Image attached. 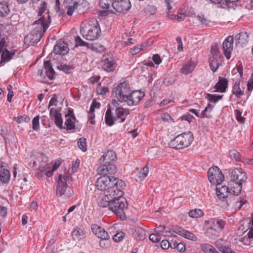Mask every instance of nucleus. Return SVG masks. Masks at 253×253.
<instances>
[{"label":"nucleus","mask_w":253,"mask_h":253,"mask_svg":"<svg viewBox=\"0 0 253 253\" xmlns=\"http://www.w3.org/2000/svg\"><path fill=\"white\" fill-rule=\"evenodd\" d=\"M46 6V3L44 1L41 4L38 14L40 18L35 22V27L32 32L27 36L33 43L40 41L51 23L49 11L45 12Z\"/></svg>","instance_id":"obj_1"},{"label":"nucleus","mask_w":253,"mask_h":253,"mask_svg":"<svg viewBox=\"0 0 253 253\" xmlns=\"http://www.w3.org/2000/svg\"><path fill=\"white\" fill-rule=\"evenodd\" d=\"M113 93L120 102H126L129 106L137 105L144 96L143 92L140 91H132L129 84L124 82L114 88Z\"/></svg>","instance_id":"obj_2"},{"label":"nucleus","mask_w":253,"mask_h":253,"mask_svg":"<svg viewBox=\"0 0 253 253\" xmlns=\"http://www.w3.org/2000/svg\"><path fill=\"white\" fill-rule=\"evenodd\" d=\"M102 176L99 177L95 182L96 188L101 191L105 192H116L117 196H122L123 191L118 188V185L120 187L123 186L124 182L115 178L114 176L110 177L107 174H101Z\"/></svg>","instance_id":"obj_3"},{"label":"nucleus","mask_w":253,"mask_h":253,"mask_svg":"<svg viewBox=\"0 0 253 253\" xmlns=\"http://www.w3.org/2000/svg\"><path fill=\"white\" fill-rule=\"evenodd\" d=\"M116 160L115 152L112 150H108L99 160L101 166L97 169L98 174H108L116 172L117 168L114 164Z\"/></svg>","instance_id":"obj_4"},{"label":"nucleus","mask_w":253,"mask_h":253,"mask_svg":"<svg viewBox=\"0 0 253 253\" xmlns=\"http://www.w3.org/2000/svg\"><path fill=\"white\" fill-rule=\"evenodd\" d=\"M81 32L87 40H94L100 36L101 30L96 20H92L82 24Z\"/></svg>","instance_id":"obj_5"},{"label":"nucleus","mask_w":253,"mask_h":253,"mask_svg":"<svg viewBox=\"0 0 253 253\" xmlns=\"http://www.w3.org/2000/svg\"><path fill=\"white\" fill-rule=\"evenodd\" d=\"M192 141V134L189 131L177 135L170 141L169 146L173 149H183L189 146Z\"/></svg>","instance_id":"obj_6"},{"label":"nucleus","mask_w":253,"mask_h":253,"mask_svg":"<svg viewBox=\"0 0 253 253\" xmlns=\"http://www.w3.org/2000/svg\"><path fill=\"white\" fill-rule=\"evenodd\" d=\"M111 200L109 209L115 213L116 215L122 217L124 215V209L125 207L124 199L120 197L114 196Z\"/></svg>","instance_id":"obj_7"},{"label":"nucleus","mask_w":253,"mask_h":253,"mask_svg":"<svg viewBox=\"0 0 253 253\" xmlns=\"http://www.w3.org/2000/svg\"><path fill=\"white\" fill-rule=\"evenodd\" d=\"M208 176L210 181L213 184H221L224 178L217 167L210 168L208 171Z\"/></svg>","instance_id":"obj_8"},{"label":"nucleus","mask_w":253,"mask_h":253,"mask_svg":"<svg viewBox=\"0 0 253 253\" xmlns=\"http://www.w3.org/2000/svg\"><path fill=\"white\" fill-rule=\"evenodd\" d=\"M5 41L2 39L0 42V63L9 61L15 53L14 50L9 51L5 47Z\"/></svg>","instance_id":"obj_9"},{"label":"nucleus","mask_w":253,"mask_h":253,"mask_svg":"<svg viewBox=\"0 0 253 253\" xmlns=\"http://www.w3.org/2000/svg\"><path fill=\"white\" fill-rule=\"evenodd\" d=\"M116 193H115L114 192H104L103 194H101L97 199V203L98 206L100 207L106 208L108 207H109L110 203L111 200H113V198L114 196H116V197H118V196H116ZM121 196H118V197H120Z\"/></svg>","instance_id":"obj_10"},{"label":"nucleus","mask_w":253,"mask_h":253,"mask_svg":"<svg viewBox=\"0 0 253 253\" xmlns=\"http://www.w3.org/2000/svg\"><path fill=\"white\" fill-rule=\"evenodd\" d=\"M43 66L44 69L38 70V75L44 78L46 76L49 80H53L55 72L52 68L50 61H44Z\"/></svg>","instance_id":"obj_11"},{"label":"nucleus","mask_w":253,"mask_h":253,"mask_svg":"<svg viewBox=\"0 0 253 253\" xmlns=\"http://www.w3.org/2000/svg\"><path fill=\"white\" fill-rule=\"evenodd\" d=\"M247 176L246 173L241 169H236L232 170L231 173V182L243 183L246 181Z\"/></svg>","instance_id":"obj_12"},{"label":"nucleus","mask_w":253,"mask_h":253,"mask_svg":"<svg viewBox=\"0 0 253 253\" xmlns=\"http://www.w3.org/2000/svg\"><path fill=\"white\" fill-rule=\"evenodd\" d=\"M69 175H62L60 174L57 181L56 194L58 196H62L66 191L67 188V179Z\"/></svg>","instance_id":"obj_13"},{"label":"nucleus","mask_w":253,"mask_h":253,"mask_svg":"<svg viewBox=\"0 0 253 253\" xmlns=\"http://www.w3.org/2000/svg\"><path fill=\"white\" fill-rule=\"evenodd\" d=\"M131 7L129 0H114L113 8L117 12H122L127 11Z\"/></svg>","instance_id":"obj_14"},{"label":"nucleus","mask_w":253,"mask_h":253,"mask_svg":"<svg viewBox=\"0 0 253 253\" xmlns=\"http://www.w3.org/2000/svg\"><path fill=\"white\" fill-rule=\"evenodd\" d=\"M91 229L94 235L101 240H109L110 236L108 233L102 227L94 224L91 225Z\"/></svg>","instance_id":"obj_15"},{"label":"nucleus","mask_w":253,"mask_h":253,"mask_svg":"<svg viewBox=\"0 0 253 253\" xmlns=\"http://www.w3.org/2000/svg\"><path fill=\"white\" fill-rule=\"evenodd\" d=\"M233 37L229 36L224 40L222 44L224 54L227 59H230L231 51L233 49Z\"/></svg>","instance_id":"obj_16"},{"label":"nucleus","mask_w":253,"mask_h":253,"mask_svg":"<svg viewBox=\"0 0 253 253\" xmlns=\"http://www.w3.org/2000/svg\"><path fill=\"white\" fill-rule=\"evenodd\" d=\"M215 246L218 252L221 253H235L230 248V244H227V242L225 240L218 239L215 243Z\"/></svg>","instance_id":"obj_17"},{"label":"nucleus","mask_w":253,"mask_h":253,"mask_svg":"<svg viewBox=\"0 0 253 253\" xmlns=\"http://www.w3.org/2000/svg\"><path fill=\"white\" fill-rule=\"evenodd\" d=\"M172 231L174 233L177 234L186 239L192 241H196L197 239V237L193 233L186 230L180 227L173 226L172 227Z\"/></svg>","instance_id":"obj_18"},{"label":"nucleus","mask_w":253,"mask_h":253,"mask_svg":"<svg viewBox=\"0 0 253 253\" xmlns=\"http://www.w3.org/2000/svg\"><path fill=\"white\" fill-rule=\"evenodd\" d=\"M49 116L52 120L54 121V123L57 127L62 128L63 120L61 117V114L58 110L54 108L50 109Z\"/></svg>","instance_id":"obj_19"},{"label":"nucleus","mask_w":253,"mask_h":253,"mask_svg":"<svg viewBox=\"0 0 253 253\" xmlns=\"http://www.w3.org/2000/svg\"><path fill=\"white\" fill-rule=\"evenodd\" d=\"M102 67L108 72L114 71L116 67V65L111 57H105L102 61Z\"/></svg>","instance_id":"obj_20"},{"label":"nucleus","mask_w":253,"mask_h":253,"mask_svg":"<svg viewBox=\"0 0 253 253\" xmlns=\"http://www.w3.org/2000/svg\"><path fill=\"white\" fill-rule=\"evenodd\" d=\"M218 82L216 84L214 88L215 92H224L227 87L228 81L226 78L219 77Z\"/></svg>","instance_id":"obj_21"},{"label":"nucleus","mask_w":253,"mask_h":253,"mask_svg":"<svg viewBox=\"0 0 253 253\" xmlns=\"http://www.w3.org/2000/svg\"><path fill=\"white\" fill-rule=\"evenodd\" d=\"M210 222L212 223V226L208 228V231L212 229H214L215 231H220L223 229L225 225L224 220L218 218L211 219Z\"/></svg>","instance_id":"obj_22"},{"label":"nucleus","mask_w":253,"mask_h":253,"mask_svg":"<svg viewBox=\"0 0 253 253\" xmlns=\"http://www.w3.org/2000/svg\"><path fill=\"white\" fill-rule=\"evenodd\" d=\"M215 185L217 196L219 198H224L227 197L230 189L227 186L222 185L221 184H216Z\"/></svg>","instance_id":"obj_23"},{"label":"nucleus","mask_w":253,"mask_h":253,"mask_svg":"<svg viewBox=\"0 0 253 253\" xmlns=\"http://www.w3.org/2000/svg\"><path fill=\"white\" fill-rule=\"evenodd\" d=\"M196 66V64L195 62L192 60H190L189 62L182 65L180 72L182 74L187 75L192 73Z\"/></svg>","instance_id":"obj_24"},{"label":"nucleus","mask_w":253,"mask_h":253,"mask_svg":"<svg viewBox=\"0 0 253 253\" xmlns=\"http://www.w3.org/2000/svg\"><path fill=\"white\" fill-rule=\"evenodd\" d=\"M69 48L65 43H57L54 47L53 52L56 54L65 55L69 52Z\"/></svg>","instance_id":"obj_25"},{"label":"nucleus","mask_w":253,"mask_h":253,"mask_svg":"<svg viewBox=\"0 0 253 253\" xmlns=\"http://www.w3.org/2000/svg\"><path fill=\"white\" fill-rule=\"evenodd\" d=\"M115 114L117 118L121 119V123L124 122L126 117L129 114V110L122 107H118L115 110Z\"/></svg>","instance_id":"obj_26"},{"label":"nucleus","mask_w":253,"mask_h":253,"mask_svg":"<svg viewBox=\"0 0 253 253\" xmlns=\"http://www.w3.org/2000/svg\"><path fill=\"white\" fill-rule=\"evenodd\" d=\"M72 236L74 241H79L85 238V233L83 229L76 227L73 231Z\"/></svg>","instance_id":"obj_27"},{"label":"nucleus","mask_w":253,"mask_h":253,"mask_svg":"<svg viewBox=\"0 0 253 253\" xmlns=\"http://www.w3.org/2000/svg\"><path fill=\"white\" fill-rule=\"evenodd\" d=\"M117 118L113 117L110 107H108L105 113V122L107 125L112 126L114 124Z\"/></svg>","instance_id":"obj_28"},{"label":"nucleus","mask_w":253,"mask_h":253,"mask_svg":"<svg viewBox=\"0 0 253 253\" xmlns=\"http://www.w3.org/2000/svg\"><path fill=\"white\" fill-rule=\"evenodd\" d=\"M236 41L241 46L246 44L249 41V36L247 32H242L239 33L235 37Z\"/></svg>","instance_id":"obj_29"},{"label":"nucleus","mask_w":253,"mask_h":253,"mask_svg":"<svg viewBox=\"0 0 253 253\" xmlns=\"http://www.w3.org/2000/svg\"><path fill=\"white\" fill-rule=\"evenodd\" d=\"M209 63L211 70L215 72L221 64L220 57H211L209 58Z\"/></svg>","instance_id":"obj_30"},{"label":"nucleus","mask_w":253,"mask_h":253,"mask_svg":"<svg viewBox=\"0 0 253 253\" xmlns=\"http://www.w3.org/2000/svg\"><path fill=\"white\" fill-rule=\"evenodd\" d=\"M76 46H86L87 48L91 49L93 50H97V48L95 47L92 44L84 41L79 36L76 37L75 38Z\"/></svg>","instance_id":"obj_31"},{"label":"nucleus","mask_w":253,"mask_h":253,"mask_svg":"<svg viewBox=\"0 0 253 253\" xmlns=\"http://www.w3.org/2000/svg\"><path fill=\"white\" fill-rule=\"evenodd\" d=\"M10 11V10L8 3L5 1H0V17H6Z\"/></svg>","instance_id":"obj_32"},{"label":"nucleus","mask_w":253,"mask_h":253,"mask_svg":"<svg viewBox=\"0 0 253 253\" xmlns=\"http://www.w3.org/2000/svg\"><path fill=\"white\" fill-rule=\"evenodd\" d=\"M201 248L204 253H220L212 245L208 243L201 244Z\"/></svg>","instance_id":"obj_33"},{"label":"nucleus","mask_w":253,"mask_h":253,"mask_svg":"<svg viewBox=\"0 0 253 253\" xmlns=\"http://www.w3.org/2000/svg\"><path fill=\"white\" fill-rule=\"evenodd\" d=\"M230 184L232 186L230 188L229 192L234 196L239 195L241 193L242 191V183H232V184L231 183Z\"/></svg>","instance_id":"obj_34"},{"label":"nucleus","mask_w":253,"mask_h":253,"mask_svg":"<svg viewBox=\"0 0 253 253\" xmlns=\"http://www.w3.org/2000/svg\"><path fill=\"white\" fill-rule=\"evenodd\" d=\"M41 171H45V175L47 177H50L53 175V170H51V164H42L39 167Z\"/></svg>","instance_id":"obj_35"},{"label":"nucleus","mask_w":253,"mask_h":253,"mask_svg":"<svg viewBox=\"0 0 253 253\" xmlns=\"http://www.w3.org/2000/svg\"><path fill=\"white\" fill-rule=\"evenodd\" d=\"M114 0H100L99 5L104 11H107L109 8L113 7Z\"/></svg>","instance_id":"obj_36"},{"label":"nucleus","mask_w":253,"mask_h":253,"mask_svg":"<svg viewBox=\"0 0 253 253\" xmlns=\"http://www.w3.org/2000/svg\"><path fill=\"white\" fill-rule=\"evenodd\" d=\"M76 118L74 115L68 118L65 123L67 130H72L75 128V122Z\"/></svg>","instance_id":"obj_37"},{"label":"nucleus","mask_w":253,"mask_h":253,"mask_svg":"<svg viewBox=\"0 0 253 253\" xmlns=\"http://www.w3.org/2000/svg\"><path fill=\"white\" fill-rule=\"evenodd\" d=\"M10 172L7 169H3V171L0 173V180L3 183H7L10 179Z\"/></svg>","instance_id":"obj_38"},{"label":"nucleus","mask_w":253,"mask_h":253,"mask_svg":"<svg viewBox=\"0 0 253 253\" xmlns=\"http://www.w3.org/2000/svg\"><path fill=\"white\" fill-rule=\"evenodd\" d=\"M149 171L148 167L146 166L143 168L137 174V180L142 181L143 180L147 175Z\"/></svg>","instance_id":"obj_39"},{"label":"nucleus","mask_w":253,"mask_h":253,"mask_svg":"<svg viewBox=\"0 0 253 253\" xmlns=\"http://www.w3.org/2000/svg\"><path fill=\"white\" fill-rule=\"evenodd\" d=\"M232 92L236 96H240L243 94V92L241 90L240 87V81H237L232 88Z\"/></svg>","instance_id":"obj_40"},{"label":"nucleus","mask_w":253,"mask_h":253,"mask_svg":"<svg viewBox=\"0 0 253 253\" xmlns=\"http://www.w3.org/2000/svg\"><path fill=\"white\" fill-rule=\"evenodd\" d=\"M188 214L189 216L193 218H198L204 215V212L200 209H195L190 210Z\"/></svg>","instance_id":"obj_41"},{"label":"nucleus","mask_w":253,"mask_h":253,"mask_svg":"<svg viewBox=\"0 0 253 253\" xmlns=\"http://www.w3.org/2000/svg\"><path fill=\"white\" fill-rule=\"evenodd\" d=\"M80 7H82L81 5L78 2H75L72 5H70L68 7L67 14L68 15L71 16L73 12L77 10Z\"/></svg>","instance_id":"obj_42"},{"label":"nucleus","mask_w":253,"mask_h":253,"mask_svg":"<svg viewBox=\"0 0 253 253\" xmlns=\"http://www.w3.org/2000/svg\"><path fill=\"white\" fill-rule=\"evenodd\" d=\"M222 96V95H216L207 93L206 96V98L211 102L215 103L217 102L219 99H221Z\"/></svg>","instance_id":"obj_43"},{"label":"nucleus","mask_w":253,"mask_h":253,"mask_svg":"<svg viewBox=\"0 0 253 253\" xmlns=\"http://www.w3.org/2000/svg\"><path fill=\"white\" fill-rule=\"evenodd\" d=\"M78 146L79 148L81 149L83 152L86 150V139L84 137H82L78 140Z\"/></svg>","instance_id":"obj_44"},{"label":"nucleus","mask_w":253,"mask_h":253,"mask_svg":"<svg viewBox=\"0 0 253 253\" xmlns=\"http://www.w3.org/2000/svg\"><path fill=\"white\" fill-rule=\"evenodd\" d=\"M145 231L141 228H139L136 231L135 238L137 240H143L145 238Z\"/></svg>","instance_id":"obj_45"},{"label":"nucleus","mask_w":253,"mask_h":253,"mask_svg":"<svg viewBox=\"0 0 253 253\" xmlns=\"http://www.w3.org/2000/svg\"><path fill=\"white\" fill-rule=\"evenodd\" d=\"M229 155L232 159H235L237 161H240V154L235 150H232L229 151Z\"/></svg>","instance_id":"obj_46"},{"label":"nucleus","mask_w":253,"mask_h":253,"mask_svg":"<svg viewBox=\"0 0 253 253\" xmlns=\"http://www.w3.org/2000/svg\"><path fill=\"white\" fill-rule=\"evenodd\" d=\"M146 46L144 44L138 45L131 49L130 53L132 55H136L140 52V51L144 50Z\"/></svg>","instance_id":"obj_47"},{"label":"nucleus","mask_w":253,"mask_h":253,"mask_svg":"<svg viewBox=\"0 0 253 253\" xmlns=\"http://www.w3.org/2000/svg\"><path fill=\"white\" fill-rule=\"evenodd\" d=\"M39 116H36L32 120V128L34 130H38L39 129Z\"/></svg>","instance_id":"obj_48"},{"label":"nucleus","mask_w":253,"mask_h":253,"mask_svg":"<svg viewBox=\"0 0 253 253\" xmlns=\"http://www.w3.org/2000/svg\"><path fill=\"white\" fill-rule=\"evenodd\" d=\"M14 120L18 123H21L23 122H29L30 120V118L29 116L25 115L14 118Z\"/></svg>","instance_id":"obj_49"},{"label":"nucleus","mask_w":253,"mask_h":253,"mask_svg":"<svg viewBox=\"0 0 253 253\" xmlns=\"http://www.w3.org/2000/svg\"><path fill=\"white\" fill-rule=\"evenodd\" d=\"M96 91L98 94H99L101 95H104L107 92H109V89L106 86H103L99 84L96 89Z\"/></svg>","instance_id":"obj_50"},{"label":"nucleus","mask_w":253,"mask_h":253,"mask_svg":"<svg viewBox=\"0 0 253 253\" xmlns=\"http://www.w3.org/2000/svg\"><path fill=\"white\" fill-rule=\"evenodd\" d=\"M149 239L153 243H158L160 241L161 238L159 234L155 233L151 234L149 236Z\"/></svg>","instance_id":"obj_51"},{"label":"nucleus","mask_w":253,"mask_h":253,"mask_svg":"<svg viewBox=\"0 0 253 253\" xmlns=\"http://www.w3.org/2000/svg\"><path fill=\"white\" fill-rule=\"evenodd\" d=\"M125 237V234L122 232L116 233L113 237V239L116 242L121 241Z\"/></svg>","instance_id":"obj_52"},{"label":"nucleus","mask_w":253,"mask_h":253,"mask_svg":"<svg viewBox=\"0 0 253 253\" xmlns=\"http://www.w3.org/2000/svg\"><path fill=\"white\" fill-rule=\"evenodd\" d=\"M165 230V226L159 225L155 229V232L158 234H159L161 236H164Z\"/></svg>","instance_id":"obj_53"},{"label":"nucleus","mask_w":253,"mask_h":253,"mask_svg":"<svg viewBox=\"0 0 253 253\" xmlns=\"http://www.w3.org/2000/svg\"><path fill=\"white\" fill-rule=\"evenodd\" d=\"M173 246L180 252H184L185 250V245L181 243H177L175 242Z\"/></svg>","instance_id":"obj_54"},{"label":"nucleus","mask_w":253,"mask_h":253,"mask_svg":"<svg viewBox=\"0 0 253 253\" xmlns=\"http://www.w3.org/2000/svg\"><path fill=\"white\" fill-rule=\"evenodd\" d=\"M180 119H181V120L186 121L189 123H190L193 121L194 118L192 115H190L189 113H187L186 114L181 116Z\"/></svg>","instance_id":"obj_55"},{"label":"nucleus","mask_w":253,"mask_h":253,"mask_svg":"<svg viewBox=\"0 0 253 253\" xmlns=\"http://www.w3.org/2000/svg\"><path fill=\"white\" fill-rule=\"evenodd\" d=\"M211 53L212 55V57H220L219 53L218 50L217 46L216 45H212L211 48Z\"/></svg>","instance_id":"obj_56"},{"label":"nucleus","mask_w":253,"mask_h":253,"mask_svg":"<svg viewBox=\"0 0 253 253\" xmlns=\"http://www.w3.org/2000/svg\"><path fill=\"white\" fill-rule=\"evenodd\" d=\"M247 200L244 199L240 200V201H237L235 203V208L238 210H240L242 207L245 205L247 203Z\"/></svg>","instance_id":"obj_57"},{"label":"nucleus","mask_w":253,"mask_h":253,"mask_svg":"<svg viewBox=\"0 0 253 253\" xmlns=\"http://www.w3.org/2000/svg\"><path fill=\"white\" fill-rule=\"evenodd\" d=\"M57 68L64 71L65 73H68L69 71L72 69L70 66L66 65V64H61L57 66Z\"/></svg>","instance_id":"obj_58"},{"label":"nucleus","mask_w":253,"mask_h":253,"mask_svg":"<svg viewBox=\"0 0 253 253\" xmlns=\"http://www.w3.org/2000/svg\"><path fill=\"white\" fill-rule=\"evenodd\" d=\"M211 117V115L210 114L208 107H206L205 109L202 111L201 114L200 115V118H210Z\"/></svg>","instance_id":"obj_59"},{"label":"nucleus","mask_w":253,"mask_h":253,"mask_svg":"<svg viewBox=\"0 0 253 253\" xmlns=\"http://www.w3.org/2000/svg\"><path fill=\"white\" fill-rule=\"evenodd\" d=\"M162 119L164 122H169L171 121L172 122H174L173 119L171 118V117L168 113H164L161 116Z\"/></svg>","instance_id":"obj_60"},{"label":"nucleus","mask_w":253,"mask_h":253,"mask_svg":"<svg viewBox=\"0 0 253 253\" xmlns=\"http://www.w3.org/2000/svg\"><path fill=\"white\" fill-rule=\"evenodd\" d=\"M173 233H174V232H173L172 231V229L171 230H170L169 228H168V227H166L165 226V231H164V235L163 236L164 237H172V236H174L173 235Z\"/></svg>","instance_id":"obj_61"},{"label":"nucleus","mask_w":253,"mask_h":253,"mask_svg":"<svg viewBox=\"0 0 253 253\" xmlns=\"http://www.w3.org/2000/svg\"><path fill=\"white\" fill-rule=\"evenodd\" d=\"M170 246V244L169 241L167 240H163L161 243V246L164 250H167L169 249Z\"/></svg>","instance_id":"obj_62"},{"label":"nucleus","mask_w":253,"mask_h":253,"mask_svg":"<svg viewBox=\"0 0 253 253\" xmlns=\"http://www.w3.org/2000/svg\"><path fill=\"white\" fill-rule=\"evenodd\" d=\"M236 118L238 121L243 122L244 118L241 116L242 113L238 110H235Z\"/></svg>","instance_id":"obj_63"},{"label":"nucleus","mask_w":253,"mask_h":253,"mask_svg":"<svg viewBox=\"0 0 253 253\" xmlns=\"http://www.w3.org/2000/svg\"><path fill=\"white\" fill-rule=\"evenodd\" d=\"M57 102V96L55 94H54L53 95V96L51 98L50 101H49V105H48V109L50 108V107L51 106H53V105H54V106H56L57 105L56 104V103Z\"/></svg>","instance_id":"obj_64"}]
</instances>
